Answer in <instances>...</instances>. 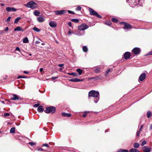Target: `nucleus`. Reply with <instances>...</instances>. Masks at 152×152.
I'll use <instances>...</instances> for the list:
<instances>
[{
    "instance_id": "obj_1",
    "label": "nucleus",
    "mask_w": 152,
    "mask_h": 152,
    "mask_svg": "<svg viewBox=\"0 0 152 152\" xmlns=\"http://www.w3.org/2000/svg\"><path fill=\"white\" fill-rule=\"evenodd\" d=\"M37 4L33 1H29L24 6L28 8H30L32 9L37 8Z\"/></svg>"
},
{
    "instance_id": "obj_2",
    "label": "nucleus",
    "mask_w": 152,
    "mask_h": 152,
    "mask_svg": "<svg viewBox=\"0 0 152 152\" xmlns=\"http://www.w3.org/2000/svg\"><path fill=\"white\" fill-rule=\"evenodd\" d=\"M55 111L56 108L52 106L46 108L44 111L45 112L47 113H51L52 114L54 113Z\"/></svg>"
},
{
    "instance_id": "obj_3",
    "label": "nucleus",
    "mask_w": 152,
    "mask_h": 152,
    "mask_svg": "<svg viewBox=\"0 0 152 152\" xmlns=\"http://www.w3.org/2000/svg\"><path fill=\"white\" fill-rule=\"evenodd\" d=\"M99 93L98 91H96L94 90H91L88 93V96H92L96 97H99Z\"/></svg>"
},
{
    "instance_id": "obj_4",
    "label": "nucleus",
    "mask_w": 152,
    "mask_h": 152,
    "mask_svg": "<svg viewBox=\"0 0 152 152\" xmlns=\"http://www.w3.org/2000/svg\"><path fill=\"white\" fill-rule=\"evenodd\" d=\"M89 10L90 14L91 15H94L100 18H102V16L100 15H98V13L92 9L90 8Z\"/></svg>"
},
{
    "instance_id": "obj_5",
    "label": "nucleus",
    "mask_w": 152,
    "mask_h": 152,
    "mask_svg": "<svg viewBox=\"0 0 152 152\" xmlns=\"http://www.w3.org/2000/svg\"><path fill=\"white\" fill-rule=\"evenodd\" d=\"M139 2L138 0H131L129 2V5L132 7H134L135 6L138 5Z\"/></svg>"
},
{
    "instance_id": "obj_6",
    "label": "nucleus",
    "mask_w": 152,
    "mask_h": 152,
    "mask_svg": "<svg viewBox=\"0 0 152 152\" xmlns=\"http://www.w3.org/2000/svg\"><path fill=\"white\" fill-rule=\"evenodd\" d=\"M88 28V26L85 23L82 24L78 26V29L80 31L84 30Z\"/></svg>"
},
{
    "instance_id": "obj_7",
    "label": "nucleus",
    "mask_w": 152,
    "mask_h": 152,
    "mask_svg": "<svg viewBox=\"0 0 152 152\" xmlns=\"http://www.w3.org/2000/svg\"><path fill=\"white\" fill-rule=\"evenodd\" d=\"M132 52L135 55H138L140 52V49L139 48L136 47L133 48Z\"/></svg>"
},
{
    "instance_id": "obj_8",
    "label": "nucleus",
    "mask_w": 152,
    "mask_h": 152,
    "mask_svg": "<svg viewBox=\"0 0 152 152\" xmlns=\"http://www.w3.org/2000/svg\"><path fill=\"white\" fill-rule=\"evenodd\" d=\"M66 11L64 10H56L54 11L55 14L56 15H63L66 13Z\"/></svg>"
},
{
    "instance_id": "obj_9",
    "label": "nucleus",
    "mask_w": 152,
    "mask_h": 152,
    "mask_svg": "<svg viewBox=\"0 0 152 152\" xmlns=\"http://www.w3.org/2000/svg\"><path fill=\"white\" fill-rule=\"evenodd\" d=\"M130 53L129 52H126L124 54V58L126 59H127L130 58Z\"/></svg>"
},
{
    "instance_id": "obj_10",
    "label": "nucleus",
    "mask_w": 152,
    "mask_h": 152,
    "mask_svg": "<svg viewBox=\"0 0 152 152\" xmlns=\"http://www.w3.org/2000/svg\"><path fill=\"white\" fill-rule=\"evenodd\" d=\"M13 97L11 98V100H18L20 99H21V98L19 96H18L17 95L13 94Z\"/></svg>"
},
{
    "instance_id": "obj_11",
    "label": "nucleus",
    "mask_w": 152,
    "mask_h": 152,
    "mask_svg": "<svg viewBox=\"0 0 152 152\" xmlns=\"http://www.w3.org/2000/svg\"><path fill=\"white\" fill-rule=\"evenodd\" d=\"M6 10L8 12H15L17 10L14 7H7Z\"/></svg>"
},
{
    "instance_id": "obj_12",
    "label": "nucleus",
    "mask_w": 152,
    "mask_h": 152,
    "mask_svg": "<svg viewBox=\"0 0 152 152\" xmlns=\"http://www.w3.org/2000/svg\"><path fill=\"white\" fill-rule=\"evenodd\" d=\"M146 75L145 73L141 74L139 77V80L141 81H143L145 78Z\"/></svg>"
},
{
    "instance_id": "obj_13",
    "label": "nucleus",
    "mask_w": 152,
    "mask_h": 152,
    "mask_svg": "<svg viewBox=\"0 0 152 152\" xmlns=\"http://www.w3.org/2000/svg\"><path fill=\"white\" fill-rule=\"evenodd\" d=\"M132 28V26L128 23H126L124 25L123 28L124 29H129Z\"/></svg>"
},
{
    "instance_id": "obj_14",
    "label": "nucleus",
    "mask_w": 152,
    "mask_h": 152,
    "mask_svg": "<svg viewBox=\"0 0 152 152\" xmlns=\"http://www.w3.org/2000/svg\"><path fill=\"white\" fill-rule=\"evenodd\" d=\"M69 80L71 82H78L84 80L83 79L80 80L78 78H75L70 79Z\"/></svg>"
},
{
    "instance_id": "obj_15",
    "label": "nucleus",
    "mask_w": 152,
    "mask_h": 152,
    "mask_svg": "<svg viewBox=\"0 0 152 152\" xmlns=\"http://www.w3.org/2000/svg\"><path fill=\"white\" fill-rule=\"evenodd\" d=\"M143 149H144V152H150L151 148V147H148L146 146L143 147Z\"/></svg>"
},
{
    "instance_id": "obj_16",
    "label": "nucleus",
    "mask_w": 152,
    "mask_h": 152,
    "mask_svg": "<svg viewBox=\"0 0 152 152\" xmlns=\"http://www.w3.org/2000/svg\"><path fill=\"white\" fill-rule=\"evenodd\" d=\"M49 25L50 26L52 27H54L56 26V23L52 21H51L50 22Z\"/></svg>"
},
{
    "instance_id": "obj_17",
    "label": "nucleus",
    "mask_w": 152,
    "mask_h": 152,
    "mask_svg": "<svg viewBox=\"0 0 152 152\" xmlns=\"http://www.w3.org/2000/svg\"><path fill=\"white\" fill-rule=\"evenodd\" d=\"M37 20L39 22H42L45 20V18L42 17H39L37 18Z\"/></svg>"
},
{
    "instance_id": "obj_18",
    "label": "nucleus",
    "mask_w": 152,
    "mask_h": 152,
    "mask_svg": "<svg viewBox=\"0 0 152 152\" xmlns=\"http://www.w3.org/2000/svg\"><path fill=\"white\" fill-rule=\"evenodd\" d=\"M38 111L39 112H42L44 110L43 107L42 106H39L37 108Z\"/></svg>"
},
{
    "instance_id": "obj_19",
    "label": "nucleus",
    "mask_w": 152,
    "mask_h": 152,
    "mask_svg": "<svg viewBox=\"0 0 152 152\" xmlns=\"http://www.w3.org/2000/svg\"><path fill=\"white\" fill-rule=\"evenodd\" d=\"M14 30L15 31H23V29L19 26H18L14 29Z\"/></svg>"
},
{
    "instance_id": "obj_20",
    "label": "nucleus",
    "mask_w": 152,
    "mask_h": 152,
    "mask_svg": "<svg viewBox=\"0 0 152 152\" xmlns=\"http://www.w3.org/2000/svg\"><path fill=\"white\" fill-rule=\"evenodd\" d=\"M100 70L101 68L100 67H97L95 69V72L96 73H99L100 72Z\"/></svg>"
},
{
    "instance_id": "obj_21",
    "label": "nucleus",
    "mask_w": 152,
    "mask_h": 152,
    "mask_svg": "<svg viewBox=\"0 0 152 152\" xmlns=\"http://www.w3.org/2000/svg\"><path fill=\"white\" fill-rule=\"evenodd\" d=\"M62 115L64 116H66L67 117H70L71 116L70 114L69 113H62Z\"/></svg>"
},
{
    "instance_id": "obj_22",
    "label": "nucleus",
    "mask_w": 152,
    "mask_h": 152,
    "mask_svg": "<svg viewBox=\"0 0 152 152\" xmlns=\"http://www.w3.org/2000/svg\"><path fill=\"white\" fill-rule=\"evenodd\" d=\"M40 12L37 10H35L34 12V15L36 16H38L39 15Z\"/></svg>"
},
{
    "instance_id": "obj_23",
    "label": "nucleus",
    "mask_w": 152,
    "mask_h": 152,
    "mask_svg": "<svg viewBox=\"0 0 152 152\" xmlns=\"http://www.w3.org/2000/svg\"><path fill=\"white\" fill-rule=\"evenodd\" d=\"M152 115V114L151 112L148 111L147 112V117L149 118H150L151 116Z\"/></svg>"
},
{
    "instance_id": "obj_24",
    "label": "nucleus",
    "mask_w": 152,
    "mask_h": 152,
    "mask_svg": "<svg viewBox=\"0 0 152 152\" xmlns=\"http://www.w3.org/2000/svg\"><path fill=\"white\" fill-rule=\"evenodd\" d=\"M118 152H129V151L126 149H118Z\"/></svg>"
},
{
    "instance_id": "obj_25",
    "label": "nucleus",
    "mask_w": 152,
    "mask_h": 152,
    "mask_svg": "<svg viewBox=\"0 0 152 152\" xmlns=\"http://www.w3.org/2000/svg\"><path fill=\"white\" fill-rule=\"evenodd\" d=\"M130 152H139L138 150L136 148H131L130 150Z\"/></svg>"
},
{
    "instance_id": "obj_26",
    "label": "nucleus",
    "mask_w": 152,
    "mask_h": 152,
    "mask_svg": "<svg viewBox=\"0 0 152 152\" xmlns=\"http://www.w3.org/2000/svg\"><path fill=\"white\" fill-rule=\"evenodd\" d=\"M82 71L83 70L80 69H77L76 70L77 72L78 73L79 75H80L82 74Z\"/></svg>"
},
{
    "instance_id": "obj_27",
    "label": "nucleus",
    "mask_w": 152,
    "mask_h": 152,
    "mask_svg": "<svg viewBox=\"0 0 152 152\" xmlns=\"http://www.w3.org/2000/svg\"><path fill=\"white\" fill-rule=\"evenodd\" d=\"M21 19V18L20 17H18L16 18L14 21V23H17L19 21V20Z\"/></svg>"
},
{
    "instance_id": "obj_28",
    "label": "nucleus",
    "mask_w": 152,
    "mask_h": 152,
    "mask_svg": "<svg viewBox=\"0 0 152 152\" xmlns=\"http://www.w3.org/2000/svg\"><path fill=\"white\" fill-rule=\"evenodd\" d=\"M74 34H76L77 35H78V36H81L83 35L84 34V33H83V34H81L80 33V32H78V31H77V32L76 31L75 33H74Z\"/></svg>"
},
{
    "instance_id": "obj_29",
    "label": "nucleus",
    "mask_w": 152,
    "mask_h": 152,
    "mask_svg": "<svg viewBox=\"0 0 152 152\" xmlns=\"http://www.w3.org/2000/svg\"><path fill=\"white\" fill-rule=\"evenodd\" d=\"M140 144L137 142L135 143L134 144L133 146L135 148H137L139 147Z\"/></svg>"
},
{
    "instance_id": "obj_30",
    "label": "nucleus",
    "mask_w": 152,
    "mask_h": 152,
    "mask_svg": "<svg viewBox=\"0 0 152 152\" xmlns=\"http://www.w3.org/2000/svg\"><path fill=\"white\" fill-rule=\"evenodd\" d=\"M83 51L85 52H86L88 51V48L86 46H84L83 47Z\"/></svg>"
},
{
    "instance_id": "obj_31",
    "label": "nucleus",
    "mask_w": 152,
    "mask_h": 152,
    "mask_svg": "<svg viewBox=\"0 0 152 152\" xmlns=\"http://www.w3.org/2000/svg\"><path fill=\"white\" fill-rule=\"evenodd\" d=\"M15 132V128L12 127L11 128L10 130V133H14Z\"/></svg>"
},
{
    "instance_id": "obj_32",
    "label": "nucleus",
    "mask_w": 152,
    "mask_h": 152,
    "mask_svg": "<svg viewBox=\"0 0 152 152\" xmlns=\"http://www.w3.org/2000/svg\"><path fill=\"white\" fill-rule=\"evenodd\" d=\"M112 21L115 23H117L118 22V20L117 19L115 18H113L112 19Z\"/></svg>"
},
{
    "instance_id": "obj_33",
    "label": "nucleus",
    "mask_w": 152,
    "mask_h": 152,
    "mask_svg": "<svg viewBox=\"0 0 152 152\" xmlns=\"http://www.w3.org/2000/svg\"><path fill=\"white\" fill-rule=\"evenodd\" d=\"M68 74L72 75V76H77V74L75 72H72L71 73H68Z\"/></svg>"
},
{
    "instance_id": "obj_34",
    "label": "nucleus",
    "mask_w": 152,
    "mask_h": 152,
    "mask_svg": "<svg viewBox=\"0 0 152 152\" xmlns=\"http://www.w3.org/2000/svg\"><path fill=\"white\" fill-rule=\"evenodd\" d=\"M33 30L37 32H39L40 31V30L36 27L33 28Z\"/></svg>"
},
{
    "instance_id": "obj_35",
    "label": "nucleus",
    "mask_w": 152,
    "mask_h": 152,
    "mask_svg": "<svg viewBox=\"0 0 152 152\" xmlns=\"http://www.w3.org/2000/svg\"><path fill=\"white\" fill-rule=\"evenodd\" d=\"M71 21L75 23H77L79 22V20L78 19H73L71 20Z\"/></svg>"
},
{
    "instance_id": "obj_36",
    "label": "nucleus",
    "mask_w": 152,
    "mask_h": 152,
    "mask_svg": "<svg viewBox=\"0 0 152 152\" xmlns=\"http://www.w3.org/2000/svg\"><path fill=\"white\" fill-rule=\"evenodd\" d=\"M28 39H23V41L24 43H27L28 42Z\"/></svg>"
},
{
    "instance_id": "obj_37",
    "label": "nucleus",
    "mask_w": 152,
    "mask_h": 152,
    "mask_svg": "<svg viewBox=\"0 0 152 152\" xmlns=\"http://www.w3.org/2000/svg\"><path fill=\"white\" fill-rule=\"evenodd\" d=\"M146 144V141L145 140H144L142 142V143L141 144V145L142 146H143Z\"/></svg>"
},
{
    "instance_id": "obj_38",
    "label": "nucleus",
    "mask_w": 152,
    "mask_h": 152,
    "mask_svg": "<svg viewBox=\"0 0 152 152\" xmlns=\"http://www.w3.org/2000/svg\"><path fill=\"white\" fill-rule=\"evenodd\" d=\"M110 69H108V70L105 72V75L107 76V74L109 73L110 72Z\"/></svg>"
},
{
    "instance_id": "obj_39",
    "label": "nucleus",
    "mask_w": 152,
    "mask_h": 152,
    "mask_svg": "<svg viewBox=\"0 0 152 152\" xmlns=\"http://www.w3.org/2000/svg\"><path fill=\"white\" fill-rule=\"evenodd\" d=\"M10 115V114L9 113H5L4 114V117L9 116Z\"/></svg>"
},
{
    "instance_id": "obj_40",
    "label": "nucleus",
    "mask_w": 152,
    "mask_h": 152,
    "mask_svg": "<svg viewBox=\"0 0 152 152\" xmlns=\"http://www.w3.org/2000/svg\"><path fill=\"white\" fill-rule=\"evenodd\" d=\"M81 9V7L80 6H78L76 8V10L77 11H80Z\"/></svg>"
},
{
    "instance_id": "obj_41",
    "label": "nucleus",
    "mask_w": 152,
    "mask_h": 152,
    "mask_svg": "<svg viewBox=\"0 0 152 152\" xmlns=\"http://www.w3.org/2000/svg\"><path fill=\"white\" fill-rule=\"evenodd\" d=\"M42 146H45L47 148H49L50 146L48 144H44L42 145Z\"/></svg>"
},
{
    "instance_id": "obj_42",
    "label": "nucleus",
    "mask_w": 152,
    "mask_h": 152,
    "mask_svg": "<svg viewBox=\"0 0 152 152\" xmlns=\"http://www.w3.org/2000/svg\"><path fill=\"white\" fill-rule=\"evenodd\" d=\"M67 12L69 14H75V13L74 12H73V11H72L68 10L67 11Z\"/></svg>"
},
{
    "instance_id": "obj_43",
    "label": "nucleus",
    "mask_w": 152,
    "mask_h": 152,
    "mask_svg": "<svg viewBox=\"0 0 152 152\" xmlns=\"http://www.w3.org/2000/svg\"><path fill=\"white\" fill-rule=\"evenodd\" d=\"M26 78V77L23 76H18L17 77L18 79H20V78Z\"/></svg>"
},
{
    "instance_id": "obj_44",
    "label": "nucleus",
    "mask_w": 152,
    "mask_h": 152,
    "mask_svg": "<svg viewBox=\"0 0 152 152\" xmlns=\"http://www.w3.org/2000/svg\"><path fill=\"white\" fill-rule=\"evenodd\" d=\"M89 112H85V113L83 114V117H86V115H87V113H88Z\"/></svg>"
},
{
    "instance_id": "obj_45",
    "label": "nucleus",
    "mask_w": 152,
    "mask_h": 152,
    "mask_svg": "<svg viewBox=\"0 0 152 152\" xmlns=\"http://www.w3.org/2000/svg\"><path fill=\"white\" fill-rule=\"evenodd\" d=\"M39 105V104H36L34 105L33 106L34 107H38Z\"/></svg>"
},
{
    "instance_id": "obj_46",
    "label": "nucleus",
    "mask_w": 152,
    "mask_h": 152,
    "mask_svg": "<svg viewBox=\"0 0 152 152\" xmlns=\"http://www.w3.org/2000/svg\"><path fill=\"white\" fill-rule=\"evenodd\" d=\"M29 144H30L31 145L33 146L34 145H35V143L32 142H30L29 143Z\"/></svg>"
},
{
    "instance_id": "obj_47",
    "label": "nucleus",
    "mask_w": 152,
    "mask_h": 152,
    "mask_svg": "<svg viewBox=\"0 0 152 152\" xmlns=\"http://www.w3.org/2000/svg\"><path fill=\"white\" fill-rule=\"evenodd\" d=\"M152 55V50L149 52L146 55Z\"/></svg>"
},
{
    "instance_id": "obj_48",
    "label": "nucleus",
    "mask_w": 152,
    "mask_h": 152,
    "mask_svg": "<svg viewBox=\"0 0 152 152\" xmlns=\"http://www.w3.org/2000/svg\"><path fill=\"white\" fill-rule=\"evenodd\" d=\"M37 150L39 151H46L45 150H44L41 148H38Z\"/></svg>"
},
{
    "instance_id": "obj_49",
    "label": "nucleus",
    "mask_w": 152,
    "mask_h": 152,
    "mask_svg": "<svg viewBox=\"0 0 152 152\" xmlns=\"http://www.w3.org/2000/svg\"><path fill=\"white\" fill-rule=\"evenodd\" d=\"M140 132L139 131H138L136 133V135L137 137H139L140 134Z\"/></svg>"
},
{
    "instance_id": "obj_50",
    "label": "nucleus",
    "mask_w": 152,
    "mask_h": 152,
    "mask_svg": "<svg viewBox=\"0 0 152 152\" xmlns=\"http://www.w3.org/2000/svg\"><path fill=\"white\" fill-rule=\"evenodd\" d=\"M68 25L69 26L71 27L72 25V24L71 22H69L68 23Z\"/></svg>"
},
{
    "instance_id": "obj_51",
    "label": "nucleus",
    "mask_w": 152,
    "mask_h": 152,
    "mask_svg": "<svg viewBox=\"0 0 152 152\" xmlns=\"http://www.w3.org/2000/svg\"><path fill=\"white\" fill-rule=\"evenodd\" d=\"M19 51V52L20 51V49H19V48H18V47H17L15 49V51Z\"/></svg>"
},
{
    "instance_id": "obj_52",
    "label": "nucleus",
    "mask_w": 152,
    "mask_h": 152,
    "mask_svg": "<svg viewBox=\"0 0 152 152\" xmlns=\"http://www.w3.org/2000/svg\"><path fill=\"white\" fill-rule=\"evenodd\" d=\"M11 17H9L7 18V20H6L7 21V22H8V21H9L10 20V19H11Z\"/></svg>"
},
{
    "instance_id": "obj_53",
    "label": "nucleus",
    "mask_w": 152,
    "mask_h": 152,
    "mask_svg": "<svg viewBox=\"0 0 152 152\" xmlns=\"http://www.w3.org/2000/svg\"><path fill=\"white\" fill-rule=\"evenodd\" d=\"M99 100V98H98V99H96V100H95L94 101V102L95 103H96Z\"/></svg>"
},
{
    "instance_id": "obj_54",
    "label": "nucleus",
    "mask_w": 152,
    "mask_h": 152,
    "mask_svg": "<svg viewBox=\"0 0 152 152\" xmlns=\"http://www.w3.org/2000/svg\"><path fill=\"white\" fill-rule=\"evenodd\" d=\"M58 78V77H52V80H55L56 79H57Z\"/></svg>"
},
{
    "instance_id": "obj_55",
    "label": "nucleus",
    "mask_w": 152,
    "mask_h": 152,
    "mask_svg": "<svg viewBox=\"0 0 152 152\" xmlns=\"http://www.w3.org/2000/svg\"><path fill=\"white\" fill-rule=\"evenodd\" d=\"M125 23V22H122L120 23V24L121 25H124L125 24V23Z\"/></svg>"
},
{
    "instance_id": "obj_56",
    "label": "nucleus",
    "mask_w": 152,
    "mask_h": 152,
    "mask_svg": "<svg viewBox=\"0 0 152 152\" xmlns=\"http://www.w3.org/2000/svg\"><path fill=\"white\" fill-rule=\"evenodd\" d=\"M64 65V64H59L58 65V66L60 67H62Z\"/></svg>"
},
{
    "instance_id": "obj_57",
    "label": "nucleus",
    "mask_w": 152,
    "mask_h": 152,
    "mask_svg": "<svg viewBox=\"0 0 152 152\" xmlns=\"http://www.w3.org/2000/svg\"><path fill=\"white\" fill-rule=\"evenodd\" d=\"M35 43L36 44H38L39 43H40V42L39 41H36Z\"/></svg>"
},
{
    "instance_id": "obj_58",
    "label": "nucleus",
    "mask_w": 152,
    "mask_h": 152,
    "mask_svg": "<svg viewBox=\"0 0 152 152\" xmlns=\"http://www.w3.org/2000/svg\"><path fill=\"white\" fill-rule=\"evenodd\" d=\"M8 27H6L5 29V31H8Z\"/></svg>"
},
{
    "instance_id": "obj_59",
    "label": "nucleus",
    "mask_w": 152,
    "mask_h": 152,
    "mask_svg": "<svg viewBox=\"0 0 152 152\" xmlns=\"http://www.w3.org/2000/svg\"><path fill=\"white\" fill-rule=\"evenodd\" d=\"M99 78V77H94V79H98Z\"/></svg>"
},
{
    "instance_id": "obj_60",
    "label": "nucleus",
    "mask_w": 152,
    "mask_h": 152,
    "mask_svg": "<svg viewBox=\"0 0 152 152\" xmlns=\"http://www.w3.org/2000/svg\"><path fill=\"white\" fill-rule=\"evenodd\" d=\"M43 68H41L39 69V71L40 72H42L43 71Z\"/></svg>"
},
{
    "instance_id": "obj_61",
    "label": "nucleus",
    "mask_w": 152,
    "mask_h": 152,
    "mask_svg": "<svg viewBox=\"0 0 152 152\" xmlns=\"http://www.w3.org/2000/svg\"><path fill=\"white\" fill-rule=\"evenodd\" d=\"M23 72L25 74H28V72H26V71H24Z\"/></svg>"
},
{
    "instance_id": "obj_62",
    "label": "nucleus",
    "mask_w": 152,
    "mask_h": 152,
    "mask_svg": "<svg viewBox=\"0 0 152 152\" xmlns=\"http://www.w3.org/2000/svg\"><path fill=\"white\" fill-rule=\"evenodd\" d=\"M150 129L151 130L152 129V124L150 126Z\"/></svg>"
},
{
    "instance_id": "obj_63",
    "label": "nucleus",
    "mask_w": 152,
    "mask_h": 152,
    "mask_svg": "<svg viewBox=\"0 0 152 152\" xmlns=\"http://www.w3.org/2000/svg\"><path fill=\"white\" fill-rule=\"evenodd\" d=\"M106 24L108 25H110L111 24V23L110 22H109L108 23H106Z\"/></svg>"
},
{
    "instance_id": "obj_64",
    "label": "nucleus",
    "mask_w": 152,
    "mask_h": 152,
    "mask_svg": "<svg viewBox=\"0 0 152 152\" xmlns=\"http://www.w3.org/2000/svg\"><path fill=\"white\" fill-rule=\"evenodd\" d=\"M143 127V125H141V126H140V129H142V128Z\"/></svg>"
}]
</instances>
